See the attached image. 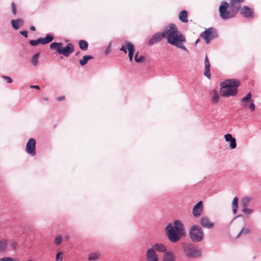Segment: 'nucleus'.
<instances>
[{
    "label": "nucleus",
    "instance_id": "9d476101",
    "mask_svg": "<svg viewBox=\"0 0 261 261\" xmlns=\"http://www.w3.org/2000/svg\"><path fill=\"white\" fill-rule=\"evenodd\" d=\"M189 235L193 242H200L203 237V232L202 229H190Z\"/></svg>",
    "mask_w": 261,
    "mask_h": 261
},
{
    "label": "nucleus",
    "instance_id": "6ab92c4d",
    "mask_svg": "<svg viewBox=\"0 0 261 261\" xmlns=\"http://www.w3.org/2000/svg\"><path fill=\"white\" fill-rule=\"evenodd\" d=\"M188 12L186 10H184L181 11L178 15V18L180 21L184 23H186L188 21Z\"/></svg>",
    "mask_w": 261,
    "mask_h": 261
},
{
    "label": "nucleus",
    "instance_id": "7c9ffc66",
    "mask_svg": "<svg viewBox=\"0 0 261 261\" xmlns=\"http://www.w3.org/2000/svg\"><path fill=\"white\" fill-rule=\"evenodd\" d=\"M249 199L248 198H244L241 201V205L243 207V208L244 207H247L249 202Z\"/></svg>",
    "mask_w": 261,
    "mask_h": 261
},
{
    "label": "nucleus",
    "instance_id": "3c124183",
    "mask_svg": "<svg viewBox=\"0 0 261 261\" xmlns=\"http://www.w3.org/2000/svg\"><path fill=\"white\" fill-rule=\"evenodd\" d=\"M139 51H137V52L135 53V57H134V58H136V57L137 58H138V57H139Z\"/></svg>",
    "mask_w": 261,
    "mask_h": 261
},
{
    "label": "nucleus",
    "instance_id": "2f4dec72",
    "mask_svg": "<svg viewBox=\"0 0 261 261\" xmlns=\"http://www.w3.org/2000/svg\"><path fill=\"white\" fill-rule=\"evenodd\" d=\"M229 142V147L230 149H234L237 147L236 140L235 138L232 139Z\"/></svg>",
    "mask_w": 261,
    "mask_h": 261
},
{
    "label": "nucleus",
    "instance_id": "f3484780",
    "mask_svg": "<svg viewBox=\"0 0 261 261\" xmlns=\"http://www.w3.org/2000/svg\"><path fill=\"white\" fill-rule=\"evenodd\" d=\"M11 23L12 28L14 30H17L21 25L23 24L24 20L22 18L12 19L11 20Z\"/></svg>",
    "mask_w": 261,
    "mask_h": 261
},
{
    "label": "nucleus",
    "instance_id": "c03bdc74",
    "mask_svg": "<svg viewBox=\"0 0 261 261\" xmlns=\"http://www.w3.org/2000/svg\"><path fill=\"white\" fill-rule=\"evenodd\" d=\"M164 228H173V223H169Z\"/></svg>",
    "mask_w": 261,
    "mask_h": 261
},
{
    "label": "nucleus",
    "instance_id": "49530a36",
    "mask_svg": "<svg viewBox=\"0 0 261 261\" xmlns=\"http://www.w3.org/2000/svg\"><path fill=\"white\" fill-rule=\"evenodd\" d=\"M110 46H111V43H110L109 45L107 47V48L105 50L106 54H108L109 52H110Z\"/></svg>",
    "mask_w": 261,
    "mask_h": 261
},
{
    "label": "nucleus",
    "instance_id": "ddd939ff",
    "mask_svg": "<svg viewBox=\"0 0 261 261\" xmlns=\"http://www.w3.org/2000/svg\"><path fill=\"white\" fill-rule=\"evenodd\" d=\"M249 229H229L228 233L232 239H237L242 233H249Z\"/></svg>",
    "mask_w": 261,
    "mask_h": 261
},
{
    "label": "nucleus",
    "instance_id": "a878e982",
    "mask_svg": "<svg viewBox=\"0 0 261 261\" xmlns=\"http://www.w3.org/2000/svg\"><path fill=\"white\" fill-rule=\"evenodd\" d=\"M153 248L154 250L159 252H164L166 251V247L162 244H155Z\"/></svg>",
    "mask_w": 261,
    "mask_h": 261
},
{
    "label": "nucleus",
    "instance_id": "f8f14e48",
    "mask_svg": "<svg viewBox=\"0 0 261 261\" xmlns=\"http://www.w3.org/2000/svg\"><path fill=\"white\" fill-rule=\"evenodd\" d=\"M240 13L241 15H243L247 18H251L254 16L252 9L247 6H244L241 8Z\"/></svg>",
    "mask_w": 261,
    "mask_h": 261
},
{
    "label": "nucleus",
    "instance_id": "393cba45",
    "mask_svg": "<svg viewBox=\"0 0 261 261\" xmlns=\"http://www.w3.org/2000/svg\"><path fill=\"white\" fill-rule=\"evenodd\" d=\"M100 256V253L99 252H93L89 253L88 259L89 260H95L98 259Z\"/></svg>",
    "mask_w": 261,
    "mask_h": 261
},
{
    "label": "nucleus",
    "instance_id": "4468645a",
    "mask_svg": "<svg viewBox=\"0 0 261 261\" xmlns=\"http://www.w3.org/2000/svg\"><path fill=\"white\" fill-rule=\"evenodd\" d=\"M124 43L128 53V57L129 60L130 62H132L135 50V46L132 42L128 41H125Z\"/></svg>",
    "mask_w": 261,
    "mask_h": 261
},
{
    "label": "nucleus",
    "instance_id": "4be33fe9",
    "mask_svg": "<svg viewBox=\"0 0 261 261\" xmlns=\"http://www.w3.org/2000/svg\"><path fill=\"white\" fill-rule=\"evenodd\" d=\"M252 97V94L251 92H249L245 96L243 97L241 99V102H244L243 103V106L244 107H248V102L251 101V99Z\"/></svg>",
    "mask_w": 261,
    "mask_h": 261
},
{
    "label": "nucleus",
    "instance_id": "aec40b11",
    "mask_svg": "<svg viewBox=\"0 0 261 261\" xmlns=\"http://www.w3.org/2000/svg\"><path fill=\"white\" fill-rule=\"evenodd\" d=\"M93 59H94V57L91 55H85L82 59L79 60V63L82 66H84L89 60Z\"/></svg>",
    "mask_w": 261,
    "mask_h": 261
},
{
    "label": "nucleus",
    "instance_id": "5fc2aeb1",
    "mask_svg": "<svg viewBox=\"0 0 261 261\" xmlns=\"http://www.w3.org/2000/svg\"><path fill=\"white\" fill-rule=\"evenodd\" d=\"M80 53V51H78L77 52H76V53H75V56H78V55H79Z\"/></svg>",
    "mask_w": 261,
    "mask_h": 261
},
{
    "label": "nucleus",
    "instance_id": "473e14b6",
    "mask_svg": "<svg viewBox=\"0 0 261 261\" xmlns=\"http://www.w3.org/2000/svg\"><path fill=\"white\" fill-rule=\"evenodd\" d=\"M134 60L136 63H141L145 60V57L142 55L139 56L138 58L136 57V58H134Z\"/></svg>",
    "mask_w": 261,
    "mask_h": 261
},
{
    "label": "nucleus",
    "instance_id": "a19ab883",
    "mask_svg": "<svg viewBox=\"0 0 261 261\" xmlns=\"http://www.w3.org/2000/svg\"><path fill=\"white\" fill-rule=\"evenodd\" d=\"M120 51H123L124 54H127V49L125 47V45H123L122 47L119 49Z\"/></svg>",
    "mask_w": 261,
    "mask_h": 261
},
{
    "label": "nucleus",
    "instance_id": "c85d7f7f",
    "mask_svg": "<svg viewBox=\"0 0 261 261\" xmlns=\"http://www.w3.org/2000/svg\"><path fill=\"white\" fill-rule=\"evenodd\" d=\"M8 242L6 241L2 240L0 241V253L4 252L7 248Z\"/></svg>",
    "mask_w": 261,
    "mask_h": 261
},
{
    "label": "nucleus",
    "instance_id": "37998d69",
    "mask_svg": "<svg viewBox=\"0 0 261 261\" xmlns=\"http://www.w3.org/2000/svg\"><path fill=\"white\" fill-rule=\"evenodd\" d=\"M61 252H58L56 257V261H62V257H60V255H61Z\"/></svg>",
    "mask_w": 261,
    "mask_h": 261
},
{
    "label": "nucleus",
    "instance_id": "4c0bfd02",
    "mask_svg": "<svg viewBox=\"0 0 261 261\" xmlns=\"http://www.w3.org/2000/svg\"><path fill=\"white\" fill-rule=\"evenodd\" d=\"M19 33L25 38H28V32L27 30L20 31Z\"/></svg>",
    "mask_w": 261,
    "mask_h": 261
},
{
    "label": "nucleus",
    "instance_id": "c9c22d12",
    "mask_svg": "<svg viewBox=\"0 0 261 261\" xmlns=\"http://www.w3.org/2000/svg\"><path fill=\"white\" fill-rule=\"evenodd\" d=\"M11 7H12V13L15 15L17 13V8H16V6L14 2H12L11 3Z\"/></svg>",
    "mask_w": 261,
    "mask_h": 261
},
{
    "label": "nucleus",
    "instance_id": "1a4fd4ad",
    "mask_svg": "<svg viewBox=\"0 0 261 261\" xmlns=\"http://www.w3.org/2000/svg\"><path fill=\"white\" fill-rule=\"evenodd\" d=\"M36 142L35 139L30 138L27 142L25 146V151L30 155L32 156L36 154Z\"/></svg>",
    "mask_w": 261,
    "mask_h": 261
},
{
    "label": "nucleus",
    "instance_id": "412c9836",
    "mask_svg": "<svg viewBox=\"0 0 261 261\" xmlns=\"http://www.w3.org/2000/svg\"><path fill=\"white\" fill-rule=\"evenodd\" d=\"M162 261H175V256L171 252H165Z\"/></svg>",
    "mask_w": 261,
    "mask_h": 261
},
{
    "label": "nucleus",
    "instance_id": "c756f323",
    "mask_svg": "<svg viewBox=\"0 0 261 261\" xmlns=\"http://www.w3.org/2000/svg\"><path fill=\"white\" fill-rule=\"evenodd\" d=\"M184 225L179 220H176L173 222V228H184Z\"/></svg>",
    "mask_w": 261,
    "mask_h": 261
},
{
    "label": "nucleus",
    "instance_id": "0eeeda50",
    "mask_svg": "<svg viewBox=\"0 0 261 261\" xmlns=\"http://www.w3.org/2000/svg\"><path fill=\"white\" fill-rule=\"evenodd\" d=\"M184 251L189 257H197L201 255L200 251L192 244H185L184 246Z\"/></svg>",
    "mask_w": 261,
    "mask_h": 261
},
{
    "label": "nucleus",
    "instance_id": "ea45409f",
    "mask_svg": "<svg viewBox=\"0 0 261 261\" xmlns=\"http://www.w3.org/2000/svg\"><path fill=\"white\" fill-rule=\"evenodd\" d=\"M3 78H4L6 80L7 82L8 83H12V82H13V80L12 79H11V77H9V76H3Z\"/></svg>",
    "mask_w": 261,
    "mask_h": 261
},
{
    "label": "nucleus",
    "instance_id": "6e6d98bb",
    "mask_svg": "<svg viewBox=\"0 0 261 261\" xmlns=\"http://www.w3.org/2000/svg\"><path fill=\"white\" fill-rule=\"evenodd\" d=\"M242 229H244V228H245V226H243V227H242Z\"/></svg>",
    "mask_w": 261,
    "mask_h": 261
},
{
    "label": "nucleus",
    "instance_id": "a211bd4d",
    "mask_svg": "<svg viewBox=\"0 0 261 261\" xmlns=\"http://www.w3.org/2000/svg\"><path fill=\"white\" fill-rule=\"evenodd\" d=\"M200 224L202 227L207 228H212L214 226V223L210 222L207 217H204L201 219Z\"/></svg>",
    "mask_w": 261,
    "mask_h": 261
},
{
    "label": "nucleus",
    "instance_id": "a18cd8bd",
    "mask_svg": "<svg viewBox=\"0 0 261 261\" xmlns=\"http://www.w3.org/2000/svg\"><path fill=\"white\" fill-rule=\"evenodd\" d=\"M30 88L32 89H36L37 90L40 89V87L38 85H31Z\"/></svg>",
    "mask_w": 261,
    "mask_h": 261
},
{
    "label": "nucleus",
    "instance_id": "864d4df0",
    "mask_svg": "<svg viewBox=\"0 0 261 261\" xmlns=\"http://www.w3.org/2000/svg\"><path fill=\"white\" fill-rule=\"evenodd\" d=\"M43 99L45 101H47L48 100L47 97H43Z\"/></svg>",
    "mask_w": 261,
    "mask_h": 261
},
{
    "label": "nucleus",
    "instance_id": "58836bf2",
    "mask_svg": "<svg viewBox=\"0 0 261 261\" xmlns=\"http://www.w3.org/2000/svg\"><path fill=\"white\" fill-rule=\"evenodd\" d=\"M242 211L246 214H249L251 213L252 210L248 208L247 207H244L242 209Z\"/></svg>",
    "mask_w": 261,
    "mask_h": 261
},
{
    "label": "nucleus",
    "instance_id": "bb28decb",
    "mask_svg": "<svg viewBox=\"0 0 261 261\" xmlns=\"http://www.w3.org/2000/svg\"><path fill=\"white\" fill-rule=\"evenodd\" d=\"M212 93L213 94V96L212 99V101L215 103H217L220 98L219 94L218 91L216 90H213L212 91Z\"/></svg>",
    "mask_w": 261,
    "mask_h": 261
},
{
    "label": "nucleus",
    "instance_id": "09e8293b",
    "mask_svg": "<svg viewBox=\"0 0 261 261\" xmlns=\"http://www.w3.org/2000/svg\"><path fill=\"white\" fill-rule=\"evenodd\" d=\"M190 228H201V227L199 225H193L191 226Z\"/></svg>",
    "mask_w": 261,
    "mask_h": 261
},
{
    "label": "nucleus",
    "instance_id": "7ed1b4c3",
    "mask_svg": "<svg viewBox=\"0 0 261 261\" xmlns=\"http://www.w3.org/2000/svg\"><path fill=\"white\" fill-rule=\"evenodd\" d=\"M220 86V92L222 96H235L238 93V87L240 86V82L237 79H228L222 82Z\"/></svg>",
    "mask_w": 261,
    "mask_h": 261
},
{
    "label": "nucleus",
    "instance_id": "dca6fc26",
    "mask_svg": "<svg viewBox=\"0 0 261 261\" xmlns=\"http://www.w3.org/2000/svg\"><path fill=\"white\" fill-rule=\"evenodd\" d=\"M146 256L148 261H158V256L152 248L148 250Z\"/></svg>",
    "mask_w": 261,
    "mask_h": 261
},
{
    "label": "nucleus",
    "instance_id": "f257e3e1",
    "mask_svg": "<svg viewBox=\"0 0 261 261\" xmlns=\"http://www.w3.org/2000/svg\"><path fill=\"white\" fill-rule=\"evenodd\" d=\"M163 38H166L169 44L188 52L187 47L182 44L186 42V38L181 32L178 31L175 24L170 23L162 33H155L149 40L148 44L149 45H152L159 42Z\"/></svg>",
    "mask_w": 261,
    "mask_h": 261
},
{
    "label": "nucleus",
    "instance_id": "f03ea898",
    "mask_svg": "<svg viewBox=\"0 0 261 261\" xmlns=\"http://www.w3.org/2000/svg\"><path fill=\"white\" fill-rule=\"evenodd\" d=\"M244 0H231L229 4L225 1H222L219 7V15L223 20L233 18L241 9V4Z\"/></svg>",
    "mask_w": 261,
    "mask_h": 261
},
{
    "label": "nucleus",
    "instance_id": "2eb2a0df",
    "mask_svg": "<svg viewBox=\"0 0 261 261\" xmlns=\"http://www.w3.org/2000/svg\"><path fill=\"white\" fill-rule=\"evenodd\" d=\"M204 65H205V68H204L203 74L207 79H211V72H210L211 64L210 63V62H209V60H208L207 55L205 56V58L204 59Z\"/></svg>",
    "mask_w": 261,
    "mask_h": 261
},
{
    "label": "nucleus",
    "instance_id": "39448f33",
    "mask_svg": "<svg viewBox=\"0 0 261 261\" xmlns=\"http://www.w3.org/2000/svg\"><path fill=\"white\" fill-rule=\"evenodd\" d=\"M166 233L169 240L173 243L178 241L186 235L185 229H167Z\"/></svg>",
    "mask_w": 261,
    "mask_h": 261
},
{
    "label": "nucleus",
    "instance_id": "4d7b16f0",
    "mask_svg": "<svg viewBox=\"0 0 261 261\" xmlns=\"http://www.w3.org/2000/svg\"><path fill=\"white\" fill-rule=\"evenodd\" d=\"M60 59H63V57H60Z\"/></svg>",
    "mask_w": 261,
    "mask_h": 261
},
{
    "label": "nucleus",
    "instance_id": "72a5a7b5",
    "mask_svg": "<svg viewBox=\"0 0 261 261\" xmlns=\"http://www.w3.org/2000/svg\"><path fill=\"white\" fill-rule=\"evenodd\" d=\"M55 242L57 245H60L62 242V237L60 236H57L55 239Z\"/></svg>",
    "mask_w": 261,
    "mask_h": 261
},
{
    "label": "nucleus",
    "instance_id": "de8ad7c7",
    "mask_svg": "<svg viewBox=\"0 0 261 261\" xmlns=\"http://www.w3.org/2000/svg\"><path fill=\"white\" fill-rule=\"evenodd\" d=\"M65 97L64 96H59L57 98V100H58L59 101H62V100H63L65 99Z\"/></svg>",
    "mask_w": 261,
    "mask_h": 261
},
{
    "label": "nucleus",
    "instance_id": "b1692460",
    "mask_svg": "<svg viewBox=\"0 0 261 261\" xmlns=\"http://www.w3.org/2000/svg\"><path fill=\"white\" fill-rule=\"evenodd\" d=\"M238 200H239V198L237 197H235L233 199V200L232 202V212L234 214H236L238 211Z\"/></svg>",
    "mask_w": 261,
    "mask_h": 261
},
{
    "label": "nucleus",
    "instance_id": "cd10ccee",
    "mask_svg": "<svg viewBox=\"0 0 261 261\" xmlns=\"http://www.w3.org/2000/svg\"><path fill=\"white\" fill-rule=\"evenodd\" d=\"M40 55L39 52L36 53L31 58V63L33 66H36L38 64V58Z\"/></svg>",
    "mask_w": 261,
    "mask_h": 261
},
{
    "label": "nucleus",
    "instance_id": "423d86ee",
    "mask_svg": "<svg viewBox=\"0 0 261 261\" xmlns=\"http://www.w3.org/2000/svg\"><path fill=\"white\" fill-rule=\"evenodd\" d=\"M200 37L205 40L206 44H209L211 40L218 37V33L215 28L211 27L205 29L201 34Z\"/></svg>",
    "mask_w": 261,
    "mask_h": 261
},
{
    "label": "nucleus",
    "instance_id": "79ce46f5",
    "mask_svg": "<svg viewBox=\"0 0 261 261\" xmlns=\"http://www.w3.org/2000/svg\"><path fill=\"white\" fill-rule=\"evenodd\" d=\"M1 261H13V259L11 257H4L1 258Z\"/></svg>",
    "mask_w": 261,
    "mask_h": 261
},
{
    "label": "nucleus",
    "instance_id": "8fccbe9b",
    "mask_svg": "<svg viewBox=\"0 0 261 261\" xmlns=\"http://www.w3.org/2000/svg\"><path fill=\"white\" fill-rule=\"evenodd\" d=\"M30 30L32 31H36V28L34 26L32 25L30 27Z\"/></svg>",
    "mask_w": 261,
    "mask_h": 261
},
{
    "label": "nucleus",
    "instance_id": "6e6552de",
    "mask_svg": "<svg viewBox=\"0 0 261 261\" xmlns=\"http://www.w3.org/2000/svg\"><path fill=\"white\" fill-rule=\"evenodd\" d=\"M54 39V37L50 34H47L45 37L39 38L35 40H30L29 41V43L32 46H36L39 44L43 45L47 44Z\"/></svg>",
    "mask_w": 261,
    "mask_h": 261
},
{
    "label": "nucleus",
    "instance_id": "603ef678",
    "mask_svg": "<svg viewBox=\"0 0 261 261\" xmlns=\"http://www.w3.org/2000/svg\"><path fill=\"white\" fill-rule=\"evenodd\" d=\"M200 41V39H197L196 40L195 44H197Z\"/></svg>",
    "mask_w": 261,
    "mask_h": 261
},
{
    "label": "nucleus",
    "instance_id": "13d9d810",
    "mask_svg": "<svg viewBox=\"0 0 261 261\" xmlns=\"http://www.w3.org/2000/svg\"><path fill=\"white\" fill-rule=\"evenodd\" d=\"M239 217H240V216H237L235 218H238Z\"/></svg>",
    "mask_w": 261,
    "mask_h": 261
},
{
    "label": "nucleus",
    "instance_id": "e433bc0d",
    "mask_svg": "<svg viewBox=\"0 0 261 261\" xmlns=\"http://www.w3.org/2000/svg\"><path fill=\"white\" fill-rule=\"evenodd\" d=\"M247 107H248L251 111H254L255 109V106L252 101H251L249 105H248Z\"/></svg>",
    "mask_w": 261,
    "mask_h": 261
},
{
    "label": "nucleus",
    "instance_id": "9b49d317",
    "mask_svg": "<svg viewBox=\"0 0 261 261\" xmlns=\"http://www.w3.org/2000/svg\"><path fill=\"white\" fill-rule=\"evenodd\" d=\"M203 211V202L202 201L198 202L193 207L192 214L194 217L198 218L202 214Z\"/></svg>",
    "mask_w": 261,
    "mask_h": 261
},
{
    "label": "nucleus",
    "instance_id": "f704fd0d",
    "mask_svg": "<svg viewBox=\"0 0 261 261\" xmlns=\"http://www.w3.org/2000/svg\"><path fill=\"white\" fill-rule=\"evenodd\" d=\"M224 138L226 142H229L232 139H233L234 138V137H233L231 134H226L224 135Z\"/></svg>",
    "mask_w": 261,
    "mask_h": 261
},
{
    "label": "nucleus",
    "instance_id": "5701e85b",
    "mask_svg": "<svg viewBox=\"0 0 261 261\" xmlns=\"http://www.w3.org/2000/svg\"><path fill=\"white\" fill-rule=\"evenodd\" d=\"M79 48L84 51L87 50L88 48V42L85 40H80L79 42Z\"/></svg>",
    "mask_w": 261,
    "mask_h": 261
},
{
    "label": "nucleus",
    "instance_id": "20e7f679",
    "mask_svg": "<svg viewBox=\"0 0 261 261\" xmlns=\"http://www.w3.org/2000/svg\"><path fill=\"white\" fill-rule=\"evenodd\" d=\"M50 48L55 50L59 55L68 57L74 51V46L72 43H69L64 47L62 42H53L50 44Z\"/></svg>",
    "mask_w": 261,
    "mask_h": 261
}]
</instances>
